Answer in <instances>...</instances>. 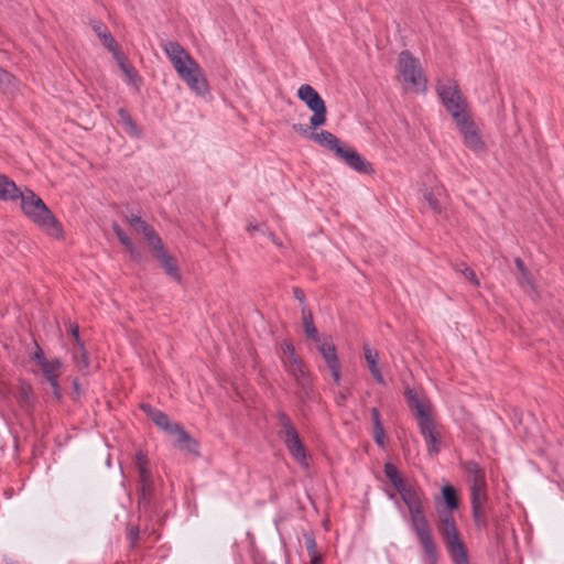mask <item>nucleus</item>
<instances>
[{
  "label": "nucleus",
  "instance_id": "nucleus-50",
  "mask_svg": "<svg viewBox=\"0 0 564 564\" xmlns=\"http://www.w3.org/2000/svg\"><path fill=\"white\" fill-rule=\"evenodd\" d=\"M247 230H248L249 232H252V231H261V232L265 234V232H264V231H263V230H262L258 225H253V224H249V225L247 226Z\"/></svg>",
  "mask_w": 564,
  "mask_h": 564
},
{
  "label": "nucleus",
  "instance_id": "nucleus-24",
  "mask_svg": "<svg viewBox=\"0 0 564 564\" xmlns=\"http://www.w3.org/2000/svg\"><path fill=\"white\" fill-rule=\"evenodd\" d=\"M94 31L97 33V35L102 41V44L110 51L116 53L117 51V42L113 39V36L108 31L107 26L102 23H97L94 25Z\"/></svg>",
  "mask_w": 564,
  "mask_h": 564
},
{
  "label": "nucleus",
  "instance_id": "nucleus-10",
  "mask_svg": "<svg viewBox=\"0 0 564 564\" xmlns=\"http://www.w3.org/2000/svg\"><path fill=\"white\" fill-rule=\"evenodd\" d=\"M297 97L313 112L310 123L313 128L325 124L327 119L326 105L319 94L311 85L304 84L297 90Z\"/></svg>",
  "mask_w": 564,
  "mask_h": 564
},
{
  "label": "nucleus",
  "instance_id": "nucleus-42",
  "mask_svg": "<svg viewBox=\"0 0 564 564\" xmlns=\"http://www.w3.org/2000/svg\"><path fill=\"white\" fill-rule=\"evenodd\" d=\"M139 471V481L140 484H149V482H152V479H151V473L149 470V468H140L138 469Z\"/></svg>",
  "mask_w": 564,
  "mask_h": 564
},
{
  "label": "nucleus",
  "instance_id": "nucleus-38",
  "mask_svg": "<svg viewBox=\"0 0 564 564\" xmlns=\"http://www.w3.org/2000/svg\"><path fill=\"white\" fill-rule=\"evenodd\" d=\"M34 346H35V350L34 352L30 354V358L32 360H34L36 362V365H41L42 362H44L46 359V357L44 356V352L43 350L41 349V347L34 343Z\"/></svg>",
  "mask_w": 564,
  "mask_h": 564
},
{
  "label": "nucleus",
  "instance_id": "nucleus-19",
  "mask_svg": "<svg viewBox=\"0 0 564 564\" xmlns=\"http://www.w3.org/2000/svg\"><path fill=\"white\" fill-rule=\"evenodd\" d=\"M170 435L175 437L174 445L180 449L186 451L188 453L196 452V442L180 424L174 426V430L170 433Z\"/></svg>",
  "mask_w": 564,
  "mask_h": 564
},
{
  "label": "nucleus",
  "instance_id": "nucleus-16",
  "mask_svg": "<svg viewBox=\"0 0 564 564\" xmlns=\"http://www.w3.org/2000/svg\"><path fill=\"white\" fill-rule=\"evenodd\" d=\"M362 350H364V356L367 361L368 368H369L373 379L376 380L377 383L383 386L386 382H384L383 376L381 373V370L378 366V360H379L378 351L376 349L371 348L368 344H365L362 346Z\"/></svg>",
  "mask_w": 564,
  "mask_h": 564
},
{
  "label": "nucleus",
  "instance_id": "nucleus-22",
  "mask_svg": "<svg viewBox=\"0 0 564 564\" xmlns=\"http://www.w3.org/2000/svg\"><path fill=\"white\" fill-rule=\"evenodd\" d=\"M302 323L305 336L315 343H319V335L317 328L314 325L313 315L311 311L307 310L306 306L302 307Z\"/></svg>",
  "mask_w": 564,
  "mask_h": 564
},
{
  "label": "nucleus",
  "instance_id": "nucleus-13",
  "mask_svg": "<svg viewBox=\"0 0 564 564\" xmlns=\"http://www.w3.org/2000/svg\"><path fill=\"white\" fill-rule=\"evenodd\" d=\"M41 372L51 384L54 397L59 400L61 399V390L58 384L59 369L62 368V362L59 359L55 358L52 360H45L41 365H39Z\"/></svg>",
  "mask_w": 564,
  "mask_h": 564
},
{
  "label": "nucleus",
  "instance_id": "nucleus-9",
  "mask_svg": "<svg viewBox=\"0 0 564 564\" xmlns=\"http://www.w3.org/2000/svg\"><path fill=\"white\" fill-rule=\"evenodd\" d=\"M278 420L281 426L280 436L283 440L288 451L291 456L304 468H307L306 462V451L300 438V435L291 422L290 417L280 412L278 414Z\"/></svg>",
  "mask_w": 564,
  "mask_h": 564
},
{
  "label": "nucleus",
  "instance_id": "nucleus-11",
  "mask_svg": "<svg viewBox=\"0 0 564 564\" xmlns=\"http://www.w3.org/2000/svg\"><path fill=\"white\" fill-rule=\"evenodd\" d=\"M455 123L463 135L464 144L474 152H481L485 150V143L481 139L479 129L471 120L470 115H466L455 120Z\"/></svg>",
  "mask_w": 564,
  "mask_h": 564
},
{
  "label": "nucleus",
  "instance_id": "nucleus-49",
  "mask_svg": "<svg viewBox=\"0 0 564 564\" xmlns=\"http://www.w3.org/2000/svg\"><path fill=\"white\" fill-rule=\"evenodd\" d=\"M70 332H72L73 337L76 340V345H78V341H80L78 326H73Z\"/></svg>",
  "mask_w": 564,
  "mask_h": 564
},
{
  "label": "nucleus",
  "instance_id": "nucleus-45",
  "mask_svg": "<svg viewBox=\"0 0 564 564\" xmlns=\"http://www.w3.org/2000/svg\"><path fill=\"white\" fill-rule=\"evenodd\" d=\"M293 295L302 304V307L306 306L304 292L300 288L293 289Z\"/></svg>",
  "mask_w": 564,
  "mask_h": 564
},
{
  "label": "nucleus",
  "instance_id": "nucleus-25",
  "mask_svg": "<svg viewBox=\"0 0 564 564\" xmlns=\"http://www.w3.org/2000/svg\"><path fill=\"white\" fill-rule=\"evenodd\" d=\"M133 229L140 234L143 235L144 239L147 240L150 248H152L155 245H159L161 241V238L158 236V234L151 228L144 220H140L139 224L133 227Z\"/></svg>",
  "mask_w": 564,
  "mask_h": 564
},
{
  "label": "nucleus",
  "instance_id": "nucleus-3",
  "mask_svg": "<svg viewBox=\"0 0 564 564\" xmlns=\"http://www.w3.org/2000/svg\"><path fill=\"white\" fill-rule=\"evenodd\" d=\"M405 398L409 408L414 413L430 455H435L441 449V436L432 417V403L427 399L420 398L414 389H405Z\"/></svg>",
  "mask_w": 564,
  "mask_h": 564
},
{
  "label": "nucleus",
  "instance_id": "nucleus-36",
  "mask_svg": "<svg viewBox=\"0 0 564 564\" xmlns=\"http://www.w3.org/2000/svg\"><path fill=\"white\" fill-rule=\"evenodd\" d=\"M474 521L477 527L485 524V512L482 506L471 507Z\"/></svg>",
  "mask_w": 564,
  "mask_h": 564
},
{
  "label": "nucleus",
  "instance_id": "nucleus-20",
  "mask_svg": "<svg viewBox=\"0 0 564 564\" xmlns=\"http://www.w3.org/2000/svg\"><path fill=\"white\" fill-rule=\"evenodd\" d=\"M424 198L427 200L434 213L438 215L443 214V203L445 199H447V194L442 186H435L431 189H425Z\"/></svg>",
  "mask_w": 564,
  "mask_h": 564
},
{
  "label": "nucleus",
  "instance_id": "nucleus-2",
  "mask_svg": "<svg viewBox=\"0 0 564 564\" xmlns=\"http://www.w3.org/2000/svg\"><path fill=\"white\" fill-rule=\"evenodd\" d=\"M162 48L178 77L198 97L209 94L210 87L202 66L176 41H165Z\"/></svg>",
  "mask_w": 564,
  "mask_h": 564
},
{
  "label": "nucleus",
  "instance_id": "nucleus-1",
  "mask_svg": "<svg viewBox=\"0 0 564 564\" xmlns=\"http://www.w3.org/2000/svg\"><path fill=\"white\" fill-rule=\"evenodd\" d=\"M384 474L408 508L411 528L424 551L426 563L435 564L438 558V552L431 525L424 512L422 492L409 485L393 464H384Z\"/></svg>",
  "mask_w": 564,
  "mask_h": 564
},
{
  "label": "nucleus",
  "instance_id": "nucleus-40",
  "mask_svg": "<svg viewBox=\"0 0 564 564\" xmlns=\"http://www.w3.org/2000/svg\"><path fill=\"white\" fill-rule=\"evenodd\" d=\"M373 440L377 445H379L380 447H384L386 435L383 427H378L373 430Z\"/></svg>",
  "mask_w": 564,
  "mask_h": 564
},
{
  "label": "nucleus",
  "instance_id": "nucleus-29",
  "mask_svg": "<svg viewBox=\"0 0 564 564\" xmlns=\"http://www.w3.org/2000/svg\"><path fill=\"white\" fill-rule=\"evenodd\" d=\"M304 539H305L306 550H307V553H308V556L311 560V564H321L322 557L319 556V554L317 552V545H316L314 535L311 533H306V534H304Z\"/></svg>",
  "mask_w": 564,
  "mask_h": 564
},
{
  "label": "nucleus",
  "instance_id": "nucleus-31",
  "mask_svg": "<svg viewBox=\"0 0 564 564\" xmlns=\"http://www.w3.org/2000/svg\"><path fill=\"white\" fill-rule=\"evenodd\" d=\"M465 470L468 474L471 484L486 482L484 471L479 468L478 464H476L475 462H467L465 464Z\"/></svg>",
  "mask_w": 564,
  "mask_h": 564
},
{
  "label": "nucleus",
  "instance_id": "nucleus-23",
  "mask_svg": "<svg viewBox=\"0 0 564 564\" xmlns=\"http://www.w3.org/2000/svg\"><path fill=\"white\" fill-rule=\"evenodd\" d=\"M14 395L21 406H31L34 402L33 389L25 381L19 382Z\"/></svg>",
  "mask_w": 564,
  "mask_h": 564
},
{
  "label": "nucleus",
  "instance_id": "nucleus-46",
  "mask_svg": "<svg viewBox=\"0 0 564 564\" xmlns=\"http://www.w3.org/2000/svg\"><path fill=\"white\" fill-rule=\"evenodd\" d=\"M140 220H141V217H139L138 215L131 214V215L127 216V221L129 223V225L132 228L135 227Z\"/></svg>",
  "mask_w": 564,
  "mask_h": 564
},
{
  "label": "nucleus",
  "instance_id": "nucleus-43",
  "mask_svg": "<svg viewBox=\"0 0 564 564\" xmlns=\"http://www.w3.org/2000/svg\"><path fill=\"white\" fill-rule=\"evenodd\" d=\"M370 412H371V419H372V423H373V430L378 429V427H383L378 409L372 408Z\"/></svg>",
  "mask_w": 564,
  "mask_h": 564
},
{
  "label": "nucleus",
  "instance_id": "nucleus-12",
  "mask_svg": "<svg viewBox=\"0 0 564 564\" xmlns=\"http://www.w3.org/2000/svg\"><path fill=\"white\" fill-rule=\"evenodd\" d=\"M337 156L358 173H373L371 163H369L364 156H361L348 144H345L344 148L337 150Z\"/></svg>",
  "mask_w": 564,
  "mask_h": 564
},
{
  "label": "nucleus",
  "instance_id": "nucleus-35",
  "mask_svg": "<svg viewBox=\"0 0 564 564\" xmlns=\"http://www.w3.org/2000/svg\"><path fill=\"white\" fill-rule=\"evenodd\" d=\"M519 284L525 291L531 290L535 292V285L533 283L530 272L527 270L524 274H520Z\"/></svg>",
  "mask_w": 564,
  "mask_h": 564
},
{
  "label": "nucleus",
  "instance_id": "nucleus-41",
  "mask_svg": "<svg viewBox=\"0 0 564 564\" xmlns=\"http://www.w3.org/2000/svg\"><path fill=\"white\" fill-rule=\"evenodd\" d=\"M13 76L0 67V86L9 87L13 82Z\"/></svg>",
  "mask_w": 564,
  "mask_h": 564
},
{
  "label": "nucleus",
  "instance_id": "nucleus-28",
  "mask_svg": "<svg viewBox=\"0 0 564 564\" xmlns=\"http://www.w3.org/2000/svg\"><path fill=\"white\" fill-rule=\"evenodd\" d=\"M486 482L471 484L470 486V498L471 507L482 506L486 500L485 494Z\"/></svg>",
  "mask_w": 564,
  "mask_h": 564
},
{
  "label": "nucleus",
  "instance_id": "nucleus-4",
  "mask_svg": "<svg viewBox=\"0 0 564 564\" xmlns=\"http://www.w3.org/2000/svg\"><path fill=\"white\" fill-rule=\"evenodd\" d=\"M21 208L26 217L41 227L48 235L58 238L62 227L44 202L32 191H22L20 197Z\"/></svg>",
  "mask_w": 564,
  "mask_h": 564
},
{
  "label": "nucleus",
  "instance_id": "nucleus-26",
  "mask_svg": "<svg viewBox=\"0 0 564 564\" xmlns=\"http://www.w3.org/2000/svg\"><path fill=\"white\" fill-rule=\"evenodd\" d=\"M73 359L79 371H84L89 367V359L82 341H78V345L75 346Z\"/></svg>",
  "mask_w": 564,
  "mask_h": 564
},
{
  "label": "nucleus",
  "instance_id": "nucleus-51",
  "mask_svg": "<svg viewBox=\"0 0 564 564\" xmlns=\"http://www.w3.org/2000/svg\"><path fill=\"white\" fill-rule=\"evenodd\" d=\"M268 237L272 240L273 243H275L279 247L281 246V242L278 241V238L274 234L268 232Z\"/></svg>",
  "mask_w": 564,
  "mask_h": 564
},
{
  "label": "nucleus",
  "instance_id": "nucleus-53",
  "mask_svg": "<svg viewBox=\"0 0 564 564\" xmlns=\"http://www.w3.org/2000/svg\"><path fill=\"white\" fill-rule=\"evenodd\" d=\"M339 399H340V401H341V402H344V401H345V395H343V394H341V395L339 397Z\"/></svg>",
  "mask_w": 564,
  "mask_h": 564
},
{
  "label": "nucleus",
  "instance_id": "nucleus-39",
  "mask_svg": "<svg viewBox=\"0 0 564 564\" xmlns=\"http://www.w3.org/2000/svg\"><path fill=\"white\" fill-rule=\"evenodd\" d=\"M135 465H137V468L140 469V468H147L148 465H149V459H148V456L147 454L143 452V451H138L135 453Z\"/></svg>",
  "mask_w": 564,
  "mask_h": 564
},
{
  "label": "nucleus",
  "instance_id": "nucleus-44",
  "mask_svg": "<svg viewBox=\"0 0 564 564\" xmlns=\"http://www.w3.org/2000/svg\"><path fill=\"white\" fill-rule=\"evenodd\" d=\"M292 129L295 131V132H299L307 138H310V134L312 132H310V128L305 124H301V123H294L292 126Z\"/></svg>",
  "mask_w": 564,
  "mask_h": 564
},
{
  "label": "nucleus",
  "instance_id": "nucleus-15",
  "mask_svg": "<svg viewBox=\"0 0 564 564\" xmlns=\"http://www.w3.org/2000/svg\"><path fill=\"white\" fill-rule=\"evenodd\" d=\"M318 350L322 354L327 367L332 372V377L336 383L340 381V364L337 357L336 347L332 343H317Z\"/></svg>",
  "mask_w": 564,
  "mask_h": 564
},
{
  "label": "nucleus",
  "instance_id": "nucleus-27",
  "mask_svg": "<svg viewBox=\"0 0 564 564\" xmlns=\"http://www.w3.org/2000/svg\"><path fill=\"white\" fill-rule=\"evenodd\" d=\"M118 116H119L122 124L126 127V131L129 134H131L133 137H140L141 131H140L139 127L137 126V123L133 121L132 117L126 109L120 108L118 110Z\"/></svg>",
  "mask_w": 564,
  "mask_h": 564
},
{
  "label": "nucleus",
  "instance_id": "nucleus-14",
  "mask_svg": "<svg viewBox=\"0 0 564 564\" xmlns=\"http://www.w3.org/2000/svg\"><path fill=\"white\" fill-rule=\"evenodd\" d=\"M155 259L161 263L165 273L176 282H181V274L174 259L165 250L162 240L152 248Z\"/></svg>",
  "mask_w": 564,
  "mask_h": 564
},
{
  "label": "nucleus",
  "instance_id": "nucleus-34",
  "mask_svg": "<svg viewBox=\"0 0 564 564\" xmlns=\"http://www.w3.org/2000/svg\"><path fill=\"white\" fill-rule=\"evenodd\" d=\"M455 270L462 275L468 280L473 285L478 286L479 280L476 276V273L470 268L466 267L465 264H457Z\"/></svg>",
  "mask_w": 564,
  "mask_h": 564
},
{
  "label": "nucleus",
  "instance_id": "nucleus-8",
  "mask_svg": "<svg viewBox=\"0 0 564 564\" xmlns=\"http://www.w3.org/2000/svg\"><path fill=\"white\" fill-rule=\"evenodd\" d=\"M436 91L454 121L469 113L466 99L462 95L457 82L453 79L440 80L436 85Z\"/></svg>",
  "mask_w": 564,
  "mask_h": 564
},
{
  "label": "nucleus",
  "instance_id": "nucleus-5",
  "mask_svg": "<svg viewBox=\"0 0 564 564\" xmlns=\"http://www.w3.org/2000/svg\"><path fill=\"white\" fill-rule=\"evenodd\" d=\"M282 351V362L285 370L293 377L297 386V397L302 402L313 398V387L311 378L305 369L303 360L297 356L294 345L289 340L280 344Z\"/></svg>",
  "mask_w": 564,
  "mask_h": 564
},
{
  "label": "nucleus",
  "instance_id": "nucleus-7",
  "mask_svg": "<svg viewBox=\"0 0 564 564\" xmlns=\"http://www.w3.org/2000/svg\"><path fill=\"white\" fill-rule=\"evenodd\" d=\"M398 70L406 90L424 91L426 89L421 63L409 51H402L399 54Z\"/></svg>",
  "mask_w": 564,
  "mask_h": 564
},
{
  "label": "nucleus",
  "instance_id": "nucleus-17",
  "mask_svg": "<svg viewBox=\"0 0 564 564\" xmlns=\"http://www.w3.org/2000/svg\"><path fill=\"white\" fill-rule=\"evenodd\" d=\"M142 410L151 417V420L165 433H170L174 430L178 423L172 422L169 416L162 411L153 409L151 405H142Z\"/></svg>",
  "mask_w": 564,
  "mask_h": 564
},
{
  "label": "nucleus",
  "instance_id": "nucleus-6",
  "mask_svg": "<svg viewBox=\"0 0 564 564\" xmlns=\"http://www.w3.org/2000/svg\"><path fill=\"white\" fill-rule=\"evenodd\" d=\"M437 530L444 540V543L452 558L458 564L467 563V554L463 542L459 539L455 519L449 511H437Z\"/></svg>",
  "mask_w": 564,
  "mask_h": 564
},
{
  "label": "nucleus",
  "instance_id": "nucleus-32",
  "mask_svg": "<svg viewBox=\"0 0 564 564\" xmlns=\"http://www.w3.org/2000/svg\"><path fill=\"white\" fill-rule=\"evenodd\" d=\"M118 63L128 82L137 86L140 83V77L135 69L122 57L118 58Z\"/></svg>",
  "mask_w": 564,
  "mask_h": 564
},
{
  "label": "nucleus",
  "instance_id": "nucleus-52",
  "mask_svg": "<svg viewBox=\"0 0 564 564\" xmlns=\"http://www.w3.org/2000/svg\"><path fill=\"white\" fill-rule=\"evenodd\" d=\"M268 237L272 240L273 243H275L279 247L281 246V242L278 241V238L274 234L268 232Z\"/></svg>",
  "mask_w": 564,
  "mask_h": 564
},
{
  "label": "nucleus",
  "instance_id": "nucleus-48",
  "mask_svg": "<svg viewBox=\"0 0 564 564\" xmlns=\"http://www.w3.org/2000/svg\"><path fill=\"white\" fill-rule=\"evenodd\" d=\"M514 264H516L517 269L519 270L520 274H524L525 273L527 268H525L523 261L520 258H516Z\"/></svg>",
  "mask_w": 564,
  "mask_h": 564
},
{
  "label": "nucleus",
  "instance_id": "nucleus-47",
  "mask_svg": "<svg viewBox=\"0 0 564 564\" xmlns=\"http://www.w3.org/2000/svg\"><path fill=\"white\" fill-rule=\"evenodd\" d=\"M129 538L131 540V543H135L139 538V529L132 527L129 531Z\"/></svg>",
  "mask_w": 564,
  "mask_h": 564
},
{
  "label": "nucleus",
  "instance_id": "nucleus-18",
  "mask_svg": "<svg viewBox=\"0 0 564 564\" xmlns=\"http://www.w3.org/2000/svg\"><path fill=\"white\" fill-rule=\"evenodd\" d=\"M310 139L314 140L317 144L329 149L337 155V150L344 148L345 143L329 131L314 132L310 134Z\"/></svg>",
  "mask_w": 564,
  "mask_h": 564
},
{
  "label": "nucleus",
  "instance_id": "nucleus-33",
  "mask_svg": "<svg viewBox=\"0 0 564 564\" xmlns=\"http://www.w3.org/2000/svg\"><path fill=\"white\" fill-rule=\"evenodd\" d=\"M112 229L115 231L118 240L127 248L131 256L137 253V249L132 242V240L127 236V234L119 227V225L113 224Z\"/></svg>",
  "mask_w": 564,
  "mask_h": 564
},
{
  "label": "nucleus",
  "instance_id": "nucleus-37",
  "mask_svg": "<svg viewBox=\"0 0 564 564\" xmlns=\"http://www.w3.org/2000/svg\"><path fill=\"white\" fill-rule=\"evenodd\" d=\"M152 494V482L140 484V500L141 502H149Z\"/></svg>",
  "mask_w": 564,
  "mask_h": 564
},
{
  "label": "nucleus",
  "instance_id": "nucleus-21",
  "mask_svg": "<svg viewBox=\"0 0 564 564\" xmlns=\"http://www.w3.org/2000/svg\"><path fill=\"white\" fill-rule=\"evenodd\" d=\"M17 184L6 175H0V199L1 200H14L21 195Z\"/></svg>",
  "mask_w": 564,
  "mask_h": 564
},
{
  "label": "nucleus",
  "instance_id": "nucleus-30",
  "mask_svg": "<svg viewBox=\"0 0 564 564\" xmlns=\"http://www.w3.org/2000/svg\"><path fill=\"white\" fill-rule=\"evenodd\" d=\"M444 501L448 508L447 511L452 513L453 510L458 508V497L454 487L446 485L442 488Z\"/></svg>",
  "mask_w": 564,
  "mask_h": 564
}]
</instances>
